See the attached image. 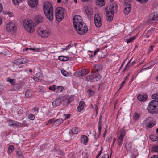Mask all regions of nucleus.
<instances>
[{"label":"nucleus","instance_id":"nucleus-1","mask_svg":"<svg viewBox=\"0 0 158 158\" xmlns=\"http://www.w3.org/2000/svg\"><path fill=\"white\" fill-rule=\"evenodd\" d=\"M73 23L74 28L78 34L83 35L87 33V27L85 23H83L81 16L75 15L73 18Z\"/></svg>","mask_w":158,"mask_h":158},{"label":"nucleus","instance_id":"nucleus-2","mask_svg":"<svg viewBox=\"0 0 158 158\" xmlns=\"http://www.w3.org/2000/svg\"><path fill=\"white\" fill-rule=\"evenodd\" d=\"M114 1H110L108 6L109 9L106 8V17L107 20L109 22L112 21L113 18L114 14L116 13L118 10V6L115 2Z\"/></svg>","mask_w":158,"mask_h":158},{"label":"nucleus","instance_id":"nucleus-3","mask_svg":"<svg viewBox=\"0 0 158 158\" xmlns=\"http://www.w3.org/2000/svg\"><path fill=\"white\" fill-rule=\"evenodd\" d=\"M147 109L148 111L152 113H156L158 112V101L153 100L149 104Z\"/></svg>","mask_w":158,"mask_h":158},{"label":"nucleus","instance_id":"nucleus-4","mask_svg":"<svg viewBox=\"0 0 158 158\" xmlns=\"http://www.w3.org/2000/svg\"><path fill=\"white\" fill-rule=\"evenodd\" d=\"M64 9L61 7H58L55 10V14L57 21L60 22L64 18Z\"/></svg>","mask_w":158,"mask_h":158},{"label":"nucleus","instance_id":"nucleus-5","mask_svg":"<svg viewBox=\"0 0 158 158\" xmlns=\"http://www.w3.org/2000/svg\"><path fill=\"white\" fill-rule=\"evenodd\" d=\"M23 25L24 28L28 32L31 33L33 31V29L31 26V20L30 19L24 20Z\"/></svg>","mask_w":158,"mask_h":158},{"label":"nucleus","instance_id":"nucleus-6","mask_svg":"<svg viewBox=\"0 0 158 158\" xmlns=\"http://www.w3.org/2000/svg\"><path fill=\"white\" fill-rule=\"evenodd\" d=\"M91 73L92 75L86 76V79L87 81H96L99 80L101 77L100 74L96 75V74L94 73Z\"/></svg>","mask_w":158,"mask_h":158},{"label":"nucleus","instance_id":"nucleus-7","mask_svg":"<svg viewBox=\"0 0 158 158\" xmlns=\"http://www.w3.org/2000/svg\"><path fill=\"white\" fill-rule=\"evenodd\" d=\"M158 20V12H154L149 15V18L147 21L148 24L153 23Z\"/></svg>","mask_w":158,"mask_h":158},{"label":"nucleus","instance_id":"nucleus-8","mask_svg":"<svg viewBox=\"0 0 158 158\" xmlns=\"http://www.w3.org/2000/svg\"><path fill=\"white\" fill-rule=\"evenodd\" d=\"M44 18L43 16L40 15H36L33 18V23L34 26H35L40 23L43 22Z\"/></svg>","mask_w":158,"mask_h":158},{"label":"nucleus","instance_id":"nucleus-9","mask_svg":"<svg viewBox=\"0 0 158 158\" xmlns=\"http://www.w3.org/2000/svg\"><path fill=\"white\" fill-rule=\"evenodd\" d=\"M150 118H147L143 121V124L145 125L146 127L149 128H151L155 124V122L152 120H150Z\"/></svg>","mask_w":158,"mask_h":158},{"label":"nucleus","instance_id":"nucleus-10","mask_svg":"<svg viewBox=\"0 0 158 158\" xmlns=\"http://www.w3.org/2000/svg\"><path fill=\"white\" fill-rule=\"evenodd\" d=\"M125 131L123 128L120 130V135L117 140L118 145L121 146L122 144L123 139L125 135Z\"/></svg>","mask_w":158,"mask_h":158},{"label":"nucleus","instance_id":"nucleus-11","mask_svg":"<svg viewBox=\"0 0 158 158\" xmlns=\"http://www.w3.org/2000/svg\"><path fill=\"white\" fill-rule=\"evenodd\" d=\"M53 9V6L51 2L48 1L45 2L43 6V12H46L47 10Z\"/></svg>","mask_w":158,"mask_h":158},{"label":"nucleus","instance_id":"nucleus-12","mask_svg":"<svg viewBox=\"0 0 158 158\" xmlns=\"http://www.w3.org/2000/svg\"><path fill=\"white\" fill-rule=\"evenodd\" d=\"M94 23L95 26L97 27H99L102 25L101 19L98 14H95L94 16Z\"/></svg>","mask_w":158,"mask_h":158},{"label":"nucleus","instance_id":"nucleus-13","mask_svg":"<svg viewBox=\"0 0 158 158\" xmlns=\"http://www.w3.org/2000/svg\"><path fill=\"white\" fill-rule=\"evenodd\" d=\"M46 17L49 20L52 21L53 19V9L44 12Z\"/></svg>","mask_w":158,"mask_h":158},{"label":"nucleus","instance_id":"nucleus-14","mask_svg":"<svg viewBox=\"0 0 158 158\" xmlns=\"http://www.w3.org/2000/svg\"><path fill=\"white\" fill-rule=\"evenodd\" d=\"M16 29V27L13 23H9L6 25V30L8 32H11L15 31Z\"/></svg>","mask_w":158,"mask_h":158},{"label":"nucleus","instance_id":"nucleus-15","mask_svg":"<svg viewBox=\"0 0 158 158\" xmlns=\"http://www.w3.org/2000/svg\"><path fill=\"white\" fill-rule=\"evenodd\" d=\"M38 35L42 37H46L48 36L49 33L46 30H42L41 29H38L37 31Z\"/></svg>","mask_w":158,"mask_h":158},{"label":"nucleus","instance_id":"nucleus-16","mask_svg":"<svg viewBox=\"0 0 158 158\" xmlns=\"http://www.w3.org/2000/svg\"><path fill=\"white\" fill-rule=\"evenodd\" d=\"M102 67L99 64L95 65L94 68L93 70H92L91 73H94L95 74H98L99 72L101 71L102 69Z\"/></svg>","mask_w":158,"mask_h":158},{"label":"nucleus","instance_id":"nucleus-17","mask_svg":"<svg viewBox=\"0 0 158 158\" xmlns=\"http://www.w3.org/2000/svg\"><path fill=\"white\" fill-rule=\"evenodd\" d=\"M88 73V72L85 69H82L81 71H77L74 73V74L77 77H81Z\"/></svg>","mask_w":158,"mask_h":158},{"label":"nucleus","instance_id":"nucleus-18","mask_svg":"<svg viewBox=\"0 0 158 158\" xmlns=\"http://www.w3.org/2000/svg\"><path fill=\"white\" fill-rule=\"evenodd\" d=\"M28 4L31 8H33L36 6L38 4V1H28Z\"/></svg>","mask_w":158,"mask_h":158},{"label":"nucleus","instance_id":"nucleus-19","mask_svg":"<svg viewBox=\"0 0 158 158\" xmlns=\"http://www.w3.org/2000/svg\"><path fill=\"white\" fill-rule=\"evenodd\" d=\"M61 98H57L54 100L52 103V105L54 106H59L61 103Z\"/></svg>","mask_w":158,"mask_h":158},{"label":"nucleus","instance_id":"nucleus-20","mask_svg":"<svg viewBox=\"0 0 158 158\" xmlns=\"http://www.w3.org/2000/svg\"><path fill=\"white\" fill-rule=\"evenodd\" d=\"M137 98L140 101H145L147 98V96L146 94H145L144 95H139L137 96Z\"/></svg>","mask_w":158,"mask_h":158},{"label":"nucleus","instance_id":"nucleus-21","mask_svg":"<svg viewBox=\"0 0 158 158\" xmlns=\"http://www.w3.org/2000/svg\"><path fill=\"white\" fill-rule=\"evenodd\" d=\"M84 103L82 101H81L79 102V106L77 107L78 111L80 112L84 108Z\"/></svg>","mask_w":158,"mask_h":158},{"label":"nucleus","instance_id":"nucleus-22","mask_svg":"<svg viewBox=\"0 0 158 158\" xmlns=\"http://www.w3.org/2000/svg\"><path fill=\"white\" fill-rule=\"evenodd\" d=\"M91 9L90 7H86L85 8V10L86 14L88 17L91 16L92 15V12L91 11Z\"/></svg>","mask_w":158,"mask_h":158},{"label":"nucleus","instance_id":"nucleus-23","mask_svg":"<svg viewBox=\"0 0 158 158\" xmlns=\"http://www.w3.org/2000/svg\"><path fill=\"white\" fill-rule=\"evenodd\" d=\"M22 86V83L19 84H15L14 85L13 89L14 90H17L20 89Z\"/></svg>","mask_w":158,"mask_h":158},{"label":"nucleus","instance_id":"nucleus-24","mask_svg":"<svg viewBox=\"0 0 158 158\" xmlns=\"http://www.w3.org/2000/svg\"><path fill=\"white\" fill-rule=\"evenodd\" d=\"M95 3L96 4L102 7L105 5V1H96Z\"/></svg>","mask_w":158,"mask_h":158},{"label":"nucleus","instance_id":"nucleus-25","mask_svg":"<svg viewBox=\"0 0 158 158\" xmlns=\"http://www.w3.org/2000/svg\"><path fill=\"white\" fill-rule=\"evenodd\" d=\"M81 138L82 139L81 140V142H82L83 140L84 142L83 143V144H86L88 140V138L86 136L83 135L82 136Z\"/></svg>","mask_w":158,"mask_h":158},{"label":"nucleus","instance_id":"nucleus-26","mask_svg":"<svg viewBox=\"0 0 158 158\" xmlns=\"http://www.w3.org/2000/svg\"><path fill=\"white\" fill-rule=\"evenodd\" d=\"M150 139L153 141H158V136L155 135H151L150 136Z\"/></svg>","mask_w":158,"mask_h":158},{"label":"nucleus","instance_id":"nucleus-27","mask_svg":"<svg viewBox=\"0 0 158 158\" xmlns=\"http://www.w3.org/2000/svg\"><path fill=\"white\" fill-rule=\"evenodd\" d=\"M154 30V28H152L150 29V30H148L147 31V33L145 35V36H146V37H149L150 36V34L152 33Z\"/></svg>","mask_w":158,"mask_h":158},{"label":"nucleus","instance_id":"nucleus-28","mask_svg":"<svg viewBox=\"0 0 158 158\" xmlns=\"http://www.w3.org/2000/svg\"><path fill=\"white\" fill-rule=\"evenodd\" d=\"M125 147L128 151H131L132 148L131 143H127L126 144Z\"/></svg>","mask_w":158,"mask_h":158},{"label":"nucleus","instance_id":"nucleus-29","mask_svg":"<svg viewBox=\"0 0 158 158\" xmlns=\"http://www.w3.org/2000/svg\"><path fill=\"white\" fill-rule=\"evenodd\" d=\"M25 96L27 98H30L32 97V94L31 91L28 90L26 92Z\"/></svg>","mask_w":158,"mask_h":158},{"label":"nucleus","instance_id":"nucleus-30","mask_svg":"<svg viewBox=\"0 0 158 158\" xmlns=\"http://www.w3.org/2000/svg\"><path fill=\"white\" fill-rule=\"evenodd\" d=\"M7 81L10 82L12 85H14L16 82V81L14 79H11L10 77H8L7 78Z\"/></svg>","mask_w":158,"mask_h":158},{"label":"nucleus","instance_id":"nucleus-31","mask_svg":"<svg viewBox=\"0 0 158 158\" xmlns=\"http://www.w3.org/2000/svg\"><path fill=\"white\" fill-rule=\"evenodd\" d=\"M63 122V121L62 119H59L55 121V124L56 126H58L61 123H62Z\"/></svg>","mask_w":158,"mask_h":158},{"label":"nucleus","instance_id":"nucleus-32","mask_svg":"<svg viewBox=\"0 0 158 158\" xmlns=\"http://www.w3.org/2000/svg\"><path fill=\"white\" fill-rule=\"evenodd\" d=\"M131 10V8H124L123 10L124 13L125 14L127 15L129 13Z\"/></svg>","mask_w":158,"mask_h":158},{"label":"nucleus","instance_id":"nucleus-33","mask_svg":"<svg viewBox=\"0 0 158 158\" xmlns=\"http://www.w3.org/2000/svg\"><path fill=\"white\" fill-rule=\"evenodd\" d=\"M21 58L15 60L14 62V64H22Z\"/></svg>","mask_w":158,"mask_h":158},{"label":"nucleus","instance_id":"nucleus-34","mask_svg":"<svg viewBox=\"0 0 158 158\" xmlns=\"http://www.w3.org/2000/svg\"><path fill=\"white\" fill-rule=\"evenodd\" d=\"M64 88L62 86H58L56 89V92H61L63 89Z\"/></svg>","mask_w":158,"mask_h":158},{"label":"nucleus","instance_id":"nucleus-35","mask_svg":"<svg viewBox=\"0 0 158 158\" xmlns=\"http://www.w3.org/2000/svg\"><path fill=\"white\" fill-rule=\"evenodd\" d=\"M39 73H37L36 74V76H35L33 77V78L34 79L35 81H39V80L40 79V77L39 76Z\"/></svg>","mask_w":158,"mask_h":158},{"label":"nucleus","instance_id":"nucleus-36","mask_svg":"<svg viewBox=\"0 0 158 158\" xmlns=\"http://www.w3.org/2000/svg\"><path fill=\"white\" fill-rule=\"evenodd\" d=\"M135 38L136 37L135 36L132 37L131 38L129 39H126V42L127 43H131V42H132L133 40H134L135 39Z\"/></svg>","mask_w":158,"mask_h":158},{"label":"nucleus","instance_id":"nucleus-37","mask_svg":"<svg viewBox=\"0 0 158 158\" xmlns=\"http://www.w3.org/2000/svg\"><path fill=\"white\" fill-rule=\"evenodd\" d=\"M72 132L73 134H76L78 133L79 130L78 128H73L72 129Z\"/></svg>","mask_w":158,"mask_h":158},{"label":"nucleus","instance_id":"nucleus-38","mask_svg":"<svg viewBox=\"0 0 158 158\" xmlns=\"http://www.w3.org/2000/svg\"><path fill=\"white\" fill-rule=\"evenodd\" d=\"M124 8H130L131 9V6L130 3L126 2V1L124 2Z\"/></svg>","mask_w":158,"mask_h":158},{"label":"nucleus","instance_id":"nucleus-39","mask_svg":"<svg viewBox=\"0 0 158 158\" xmlns=\"http://www.w3.org/2000/svg\"><path fill=\"white\" fill-rule=\"evenodd\" d=\"M19 123L14 121L13 124L12 125V126L13 127H17L19 126Z\"/></svg>","mask_w":158,"mask_h":158},{"label":"nucleus","instance_id":"nucleus-40","mask_svg":"<svg viewBox=\"0 0 158 158\" xmlns=\"http://www.w3.org/2000/svg\"><path fill=\"white\" fill-rule=\"evenodd\" d=\"M89 93V97L91 96L94 95L95 92L94 91H93L92 90L89 89L87 91Z\"/></svg>","mask_w":158,"mask_h":158},{"label":"nucleus","instance_id":"nucleus-41","mask_svg":"<svg viewBox=\"0 0 158 158\" xmlns=\"http://www.w3.org/2000/svg\"><path fill=\"white\" fill-rule=\"evenodd\" d=\"M152 98L154 99H158V93H156L152 96Z\"/></svg>","mask_w":158,"mask_h":158},{"label":"nucleus","instance_id":"nucleus-42","mask_svg":"<svg viewBox=\"0 0 158 158\" xmlns=\"http://www.w3.org/2000/svg\"><path fill=\"white\" fill-rule=\"evenodd\" d=\"M62 75L65 76H67L69 75V73L64 70H62L61 71Z\"/></svg>","mask_w":158,"mask_h":158},{"label":"nucleus","instance_id":"nucleus-43","mask_svg":"<svg viewBox=\"0 0 158 158\" xmlns=\"http://www.w3.org/2000/svg\"><path fill=\"white\" fill-rule=\"evenodd\" d=\"M53 123V124H55V121L53 119L49 120L47 123L46 124L47 125H50L51 124Z\"/></svg>","mask_w":158,"mask_h":158},{"label":"nucleus","instance_id":"nucleus-44","mask_svg":"<svg viewBox=\"0 0 158 158\" xmlns=\"http://www.w3.org/2000/svg\"><path fill=\"white\" fill-rule=\"evenodd\" d=\"M14 149V147L12 145H11L9 146L8 148V151L10 153H11L12 152Z\"/></svg>","mask_w":158,"mask_h":158},{"label":"nucleus","instance_id":"nucleus-45","mask_svg":"<svg viewBox=\"0 0 158 158\" xmlns=\"http://www.w3.org/2000/svg\"><path fill=\"white\" fill-rule=\"evenodd\" d=\"M28 117L30 119L32 120H34L35 119V116L32 114H29Z\"/></svg>","mask_w":158,"mask_h":158},{"label":"nucleus","instance_id":"nucleus-46","mask_svg":"<svg viewBox=\"0 0 158 158\" xmlns=\"http://www.w3.org/2000/svg\"><path fill=\"white\" fill-rule=\"evenodd\" d=\"M22 64H25L28 62V60L26 58H21Z\"/></svg>","mask_w":158,"mask_h":158},{"label":"nucleus","instance_id":"nucleus-47","mask_svg":"<svg viewBox=\"0 0 158 158\" xmlns=\"http://www.w3.org/2000/svg\"><path fill=\"white\" fill-rule=\"evenodd\" d=\"M56 87V85H53L52 86H50L49 88V89L50 90H53V91H55V90H56V88H55Z\"/></svg>","mask_w":158,"mask_h":158},{"label":"nucleus","instance_id":"nucleus-48","mask_svg":"<svg viewBox=\"0 0 158 158\" xmlns=\"http://www.w3.org/2000/svg\"><path fill=\"white\" fill-rule=\"evenodd\" d=\"M134 118L135 120H138L139 118V115L136 113L134 114Z\"/></svg>","mask_w":158,"mask_h":158},{"label":"nucleus","instance_id":"nucleus-49","mask_svg":"<svg viewBox=\"0 0 158 158\" xmlns=\"http://www.w3.org/2000/svg\"><path fill=\"white\" fill-rule=\"evenodd\" d=\"M58 154H60V156H62L64 155V153L62 150L60 149L58 153H57Z\"/></svg>","mask_w":158,"mask_h":158},{"label":"nucleus","instance_id":"nucleus-50","mask_svg":"<svg viewBox=\"0 0 158 158\" xmlns=\"http://www.w3.org/2000/svg\"><path fill=\"white\" fill-rule=\"evenodd\" d=\"M22 1H12L13 4L15 5H17L19 3H21Z\"/></svg>","mask_w":158,"mask_h":158},{"label":"nucleus","instance_id":"nucleus-51","mask_svg":"<svg viewBox=\"0 0 158 158\" xmlns=\"http://www.w3.org/2000/svg\"><path fill=\"white\" fill-rule=\"evenodd\" d=\"M53 151L55 152H57L58 153L59 150L60 149L57 146H55L53 148Z\"/></svg>","mask_w":158,"mask_h":158},{"label":"nucleus","instance_id":"nucleus-52","mask_svg":"<svg viewBox=\"0 0 158 158\" xmlns=\"http://www.w3.org/2000/svg\"><path fill=\"white\" fill-rule=\"evenodd\" d=\"M16 154L19 156H20L23 155V153L21 150H18L17 151Z\"/></svg>","mask_w":158,"mask_h":158},{"label":"nucleus","instance_id":"nucleus-53","mask_svg":"<svg viewBox=\"0 0 158 158\" xmlns=\"http://www.w3.org/2000/svg\"><path fill=\"white\" fill-rule=\"evenodd\" d=\"M102 117L101 116H100L99 118V120L98 122V126H101L102 121Z\"/></svg>","mask_w":158,"mask_h":158},{"label":"nucleus","instance_id":"nucleus-54","mask_svg":"<svg viewBox=\"0 0 158 158\" xmlns=\"http://www.w3.org/2000/svg\"><path fill=\"white\" fill-rule=\"evenodd\" d=\"M152 148L155 151L157 152L158 150V145L154 146Z\"/></svg>","mask_w":158,"mask_h":158},{"label":"nucleus","instance_id":"nucleus-55","mask_svg":"<svg viewBox=\"0 0 158 158\" xmlns=\"http://www.w3.org/2000/svg\"><path fill=\"white\" fill-rule=\"evenodd\" d=\"M102 158H110L109 157L108 154H104L102 156Z\"/></svg>","mask_w":158,"mask_h":158},{"label":"nucleus","instance_id":"nucleus-56","mask_svg":"<svg viewBox=\"0 0 158 158\" xmlns=\"http://www.w3.org/2000/svg\"><path fill=\"white\" fill-rule=\"evenodd\" d=\"M64 56H60L58 57V59L60 61H63L64 59Z\"/></svg>","mask_w":158,"mask_h":158},{"label":"nucleus","instance_id":"nucleus-57","mask_svg":"<svg viewBox=\"0 0 158 158\" xmlns=\"http://www.w3.org/2000/svg\"><path fill=\"white\" fill-rule=\"evenodd\" d=\"M13 122L14 121L11 120L8 121V123L9 125L10 126H12V125L13 124Z\"/></svg>","mask_w":158,"mask_h":158},{"label":"nucleus","instance_id":"nucleus-58","mask_svg":"<svg viewBox=\"0 0 158 158\" xmlns=\"http://www.w3.org/2000/svg\"><path fill=\"white\" fill-rule=\"evenodd\" d=\"M98 130L99 131V135H100L101 133V126H98Z\"/></svg>","mask_w":158,"mask_h":158},{"label":"nucleus","instance_id":"nucleus-59","mask_svg":"<svg viewBox=\"0 0 158 158\" xmlns=\"http://www.w3.org/2000/svg\"><path fill=\"white\" fill-rule=\"evenodd\" d=\"M132 60V59H131L128 62L127 64L125 66V67L124 68L125 69V70H127V68L129 66V63H130L131 61Z\"/></svg>","mask_w":158,"mask_h":158},{"label":"nucleus","instance_id":"nucleus-60","mask_svg":"<svg viewBox=\"0 0 158 158\" xmlns=\"http://www.w3.org/2000/svg\"><path fill=\"white\" fill-rule=\"evenodd\" d=\"M132 60V59H131L128 62L127 64L125 66V67L124 68L125 69V70H127V68L129 66V63H130L131 61Z\"/></svg>","mask_w":158,"mask_h":158},{"label":"nucleus","instance_id":"nucleus-61","mask_svg":"<svg viewBox=\"0 0 158 158\" xmlns=\"http://www.w3.org/2000/svg\"><path fill=\"white\" fill-rule=\"evenodd\" d=\"M29 49L31 50H35L37 52H38L39 51V48H36V49L34 48H30Z\"/></svg>","mask_w":158,"mask_h":158},{"label":"nucleus","instance_id":"nucleus-62","mask_svg":"<svg viewBox=\"0 0 158 158\" xmlns=\"http://www.w3.org/2000/svg\"><path fill=\"white\" fill-rule=\"evenodd\" d=\"M7 14L10 17H12L13 15V13L10 11L7 12Z\"/></svg>","mask_w":158,"mask_h":158},{"label":"nucleus","instance_id":"nucleus-63","mask_svg":"<svg viewBox=\"0 0 158 158\" xmlns=\"http://www.w3.org/2000/svg\"><path fill=\"white\" fill-rule=\"evenodd\" d=\"M64 116L66 117L65 120L69 118L70 117V114H64Z\"/></svg>","mask_w":158,"mask_h":158},{"label":"nucleus","instance_id":"nucleus-64","mask_svg":"<svg viewBox=\"0 0 158 158\" xmlns=\"http://www.w3.org/2000/svg\"><path fill=\"white\" fill-rule=\"evenodd\" d=\"M102 153V150H101L98 153V154L96 157V158H98V157L100 156V155Z\"/></svg>","mask_w":158,"mask_h":158}]
</instances>
